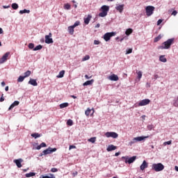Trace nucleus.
<instances>
[{
    "label": "nucleus",
    "mask_w": 178,
    "mask_h": 178,
    "mask_svg": "<svg viewBox=\"0 0 178 178\" xmlns=\"http://www.w3.org/2000/svg\"><path fill=\"white\" fill-rule=\"evenodd\" d=\"M175 42V38L168 39L167 41L163 42L162 46L160 47L161 49H169L172 44Z\"/></svg>",
    "instance_id": "nucleus-1"
},
{
    "label": "nucleus",
    "mask_w": 178,
    "mask_h": 178,
    "mask_svg": "<svg viewBox=\"0 0 178 178\" xmlns=\"http://www.w3.org/2000/svg\"><path fill=\"white\" fill-rule=\"evenodd\" d=\"M165 169V165L162 163H154L152 166V170L155 172H162Z\"/></svg>",
    "instance_id": "nucleus-2"
},
{
    "label": "nucleus",
    "mask_w": 178,
    "mask_h": 178,
    "mask_svg": "<svg viewBox=\"0 0 178 178\" xmlns=\"http://www.w3.org/2000/svg\"><path fill=\"white\" fill-rule=\"evenodd\" d=\"M101 9L102 12L99 14V17H105L108 15V12H109V6H103Z\"/></svg>",
    "instance_id": "nucleus-3"
},
{
    "label": "nucleus",
    "mask_w": 178,
    "mask_h": 178,
    "mask_svg": "<svg viewBox=\"0 0 178 178\" xmlns=\"http://www.w3.org/2000/svg\"><path fill=\"white\" fill-rule=\"evenodd\" d=\"M155 10V7L152 6H147L145 8V12H146V15L147 16L149 17V16H152V15H154V11Z\"/></svg>",
    "instance_id": "nucleus-4"
},
{
    "label": "nucleus",
    "mask_w": 178,
    "mask_h": 178,
    "mask_svg": "<svg viewBox=\"0 0 178 178\" xmlns=\"http://www.w3.org/2000/svg\"><path fill=\"white\" fill-rule=\"evenodd\" d=\"M56 151V148H52V147H49L44 150L40 155L39 156H42L44 155H48L49 154H52V152H55Z\"/></svg>",
    "instance_id": "nucleus-5"
},
{
    "label": "nucleus",
    "mask_w": 178,
    "mask_h": 178,
    "mask_svg": "<svg viewBox=\"0 0 178 178\" xmlns=\"http://www.w3.org/2000/svg\"><path fill=\"white\" fill-rule=\"evenodd\" d=\"M116 35V33L115 32H109L106 33L104 35V40H106V42L109 41L112 37H115Z\"/></svg>",
    "instance_id": "nucleus-6"
},
{
    "label": "nucleus",
    "mask_w": 178,
    "mask_h": 178,
    "mask_svg": "<svg viewBox=\"0 0 178 178\" xmlns=\"http://www.w3.org/2000/svg\"><path fill=\"white\" fill-rule=\"evenodd\" d=\"M149 136H138L136 138H134L133 141H131L129 143L130 145H133L134 143H137V141H143V140H145V138H148Z\"/></svg>",
    "instance_id": "nucleus-7"
},
{
    "label": "nucleus",
    "mask_w": 178,
    "mask_h": 178,
    "mask_svg": "<svg viewBox=\"0 0 178 178\" xmlns=\"http://www.w3.org/2000/svg\"><path fill=\"white\" fill-rule=\"evenodd\" d=\"M106 137L107 138H118L119 137V134H118L116 132H106L105 134Z\"/></svg>",
    "instance_id": "nucleus-8"
},
{
    "label": "nucleus",
    "mask_w": 178,
    "mask_h": 178,
    "mask_svg": "<svg viewBox=\"0 0 178 178\" xmlns=\"http://www.w3.org/2000/svg\"><path fill=\"white\" fill-rule=\"evenodd\" d=\"M137 159V156H134L129 159H127V157L125 156H122V159H125V163H133V162H134V161H136V159Z\"/></svg>",
    "instance_id": "nucleus-9"
},
{
    "label": "nucleus",
    "mask_w": 178,
    "mask_h": 178,
    "mask_svg": "<svg viewBox=\"0 0 178 178\" xmlns=\"http://www.w3.org/2000/svg\"><path fill=\"white\" fill-rule=\"evenodd\" d=\"M52 37V33H49V35H45V42L46 44H52L54 43V40L51 38Z\"/></svg>",
    "instance_id": "nucleus-10"
},
{
    "label": "nucleus",
    "mask_w": 178,
    "mask_h": 178,
    "mask_svg": "<svg viewBox=\"0 0 178 178\" xmlns=\"http://www.w3.org/2000/svg\"><path fill=\"white\" fill-rule=\"evenodd\" d=\"M150 102L151 100L149 99H143L138 103V106H145V105H148Z\"/></svg>",
    "instance_id": "nucleus-11"
},
{
    "label": "nucleus",
    "mask_w": 178,
    "mask_h": 178,
    "mask_svg": "<svg viewBox=\"0 0 178 178\" xmlns=\"http://www.w3.org/2000/svg\"><path fill=\"white\" fill-rule=\"evenodd\" d=\"M9 55H10V52H6V53L2 56V58L0 59V63H1V64L5 63V62H6V60H8V58Z\"/></svg>",
    "instance_id": "nucleus-12"
},
{
    "label": "nucleus",
    "mask_w": 178,
    "mask_h": 178,
    "mask_svg": "<svg viewBox=\"0 0 178 178\" xmlns=\"http://www.w3.org/2000/svg\"><path fill=\"white\" fill-rule=\"evenodd\" d=\"M94 108L90 109V108H88L87 110L85 111V115L86 116H90H90H92V115H94Z\"/></svg>",
    "instance_id": "nucleus-13"
},
{
    "label": "nucleus",
    "mask_w": 178,
    "mask_h": 178,
    "mask_svg": "<svg viewBox=\"0 0 178 178\" xmlns=\"http://www.w3.org/2000/svg\"><path fill=\"white\" fill-rule=\"evenodd\" d=\"M108 79L111 81H118V80H119V76L115 74H113L111 76H108Z\"/></svg>",
    "instance_id": "nucleus-14"
},
{
    "label": "nucleus",
    "mask_w": 178,
    "mask_h": 178,
    "mask_svg": "<svg viewBox=\"0 0 178 178\" xmlns=\"http://www.w3.org/2000/svg\"><path fill=\"white\" fill-rule=\"evenodd\" d=\"M22 162H23L22 159L14 160V163H15L17 168H22Z\"/></svg>",
    "instance_id": "nucleus-15"
},
{
    "label": "nucleus",
    "mask_w": 178,
    "mask_h": 178,
    "mask_svg": "<svg viewBox=\"0 0 178 178\" xmlns=\"http://www.w3.org/2000/svg\"><path fill=\"white\" fill-rule=\"evenodd\" d=\"M147 168H148V163L145 160V161H143V163L140 166V170H144L147 169Z\"/></svg>",
    "instance_id": "nucleus-16"
},
{
    "label": "nucleus",
    "mask_w": 178,
    "mask_h": 178,
    "mask_svg": "<svg viewBox=\"0 0 178 178\" xmlns=\"http://www.w3.org/2000/svg\"><path fill=\"white\" fill-rule=\"evenodd\" d=\"M116 10L120 12V13H122L123 12V9H124V4H121L119 6H117L115 7Z\"/></svg>",
    "instance_id": "nucleus-17"
},
{
    "label": "nucleus",
    "mask_w": 178,
    "mask_h": 178,
    "mask_svg": "<svg viewBox=\"0 0 178 178\" xmlns=\"http://www.w3.org/2000/svg\"><path fill=\"white\" fill-rule=\"evenodd\" d=\"M118 148V147L113 145H110L108 146L106 151H108V152H111V151H115V149H116Z\"/></svg>",
    "instance_id": "nucleus-18"
},
{
    "label": "nucleus",
    "mask_w": 178,
    "mask_h": 178,
    "mask_svg": "<svg viewBox=\"0 0 178 178\" xmlns=\"http://www.w3.org/2000/svg\"><path fill=\"white\" fill-rule=\"evenodd\" d=\"M29 84H31V86H33L34 87L38 86V83H37V81L35 79H31L29 81Z\"/></svg>",
    "instance_id": "nucleus-19"
},
{
    "label": "nucleus",
    "mask_w": 178,
    "mask_h": 178,
    "mask_svg": "<svg viewBox=\"0 0 178 178\" xmlns=\"http://www.w3.org/2000/svg\"><path fill=\"white\" fill-rule=\"evenodd\" d=\"M20 102L19 101H15L9 107L8 111H10V109H13L14 106H17Z\"/></svg>",
    "instance_id": "nucleus-20"
},
{
    "label": "nucleus",
    "mask_w": 178,
    "mask_h": 178,
    "mask_svg": "<svg viewBox=\"0 0 178 178\" xmlns=\"http://www.w3.org/2000/svg\"><path fill=\"white\" fill-rule=\"evenodd\" d=\"M91 15H88L86 18H84V23L85 24H88L90 23V20H91Z\"/></svg>",
    "instance_id": "nucleus-21"
},
{
    "label": "nucleus",
    "mask_w": 178,
    "mask_h": 178,
    "mask_svg": "<svg viewBox=\"0 0 178 178\" xmlns=\"http://www.w3.org/2000/svg\"><path fill=\"white\" fill-rule=\"evenodd\" d=\"M68 31L71 35H73V34H74V27L73 26H69Z\"/></svg>",
    "instance_id": "nucleus-22"
},
{
    "label": "nucleus",
    "mask_w": 178,
    "mask_h": 178,
    "mask_svg": "<svg viewBox=\"0 0 178 178\" xmlns=\"http://www.w3.org/2000/svg\"><path fill=\"white\" fill-rule=\"evenodd\" d=\"M92 83H94V79H91L90 81H87L85 83H83V86H91L92 85Z\"/></svg>",
    "instance_id": "nucleus-23"
},
{
    "label": "nucleus",
    "mask_w": 178,
    "mask_h": 178,
    "mask_svg": "<svg viewBox=\"0 0 178 178\" xmlns=\"http://www.w3.org/2000/svg\"><path fill=\"white\" fill-rule=\"evenodd\" d=\"M65 76V70H62L59 72V74L57 76L58 79H62Z\"/></svg>",
    "instance_id": "nucleus-24"
},
{
    "label": "nucleus",
    "mask_w": 178,
    "mask_h": 178,
    "mask_svg": "<svg viewBox=\"0 0 178 178\" xmlns=\"http://www.w3.org/2000/svg\"><path fill=\"white\" fill-rule=\"evenodd\" d=\"M159 60L161 62H163V63H165V62L168 61V60L166 59V58H165V56H161L159 58Z\"/></svg>",
    "instance_id": "nucleus-25"
},
{
    "label": "nucleus",
    "mask_w": 178,
    "mask_h": 178,
    "mask_svg": "<svg viewBox=\"0 0 178 178\" xmlns=\"http://www.w3.org/2000/svg\"><path fill=\"white\" fill-rule=\"evenodd\" d=\"M69 105V103H63L60 104V109H63V108H67V106Z\"/></svg>",
    "instance_id": "nucleus-26"
},
{
    "label": "nucleus",
    "mask_w": 178,
    "mask_h": 178,
    "mask_svg": "<svg viewBox=\"0 0 178 178\" xmlns=\"http://www.w3.org/2000/svg\"><path fill=\"white\" fill-rule=\"evenodd\" d=\"M132 33H133V30L131 29H128L125 31L126 35H130V34H131Z\"/></svg>",
    "instance_id": "nucleus-27"
},
{
    "label": "nucleus",
    "mask_w": 178,
    "mask_h": 178,
    "mask_svg": "<svg viewBox=\"0 0 178 178\" xmlns=\"http://www.w3.org/2000/svg\"><path fill=\"white\" fill-rule=\"evenodd\" d=\"M25 176L26 177H33V176H35V172L26 173Z\"/></svg>",
    "instance_id": "nucleus-28"
},
{
    "label": "nucleus",
    "mask_w": 178,
    "mask_h": 178,
    "mask_svg": "<svg viewBox=\"0 0 178 178\" xmlns=\"http://www.w3.org/2000/svg\"><path fill=\"white\" fill-rule=\"evenodd\" d=\"M11 7L13 8V9H14L15 10H16L17 9H19V5H17V3H13L11 6Z\"/></svg>",
    "instance_id": "nucleus-29"
},
{
    "label": "nucleus",
    "mask_w": 178,
    "mask_h": 178,
    "mask_svg": "<svg viewBox=\"0 0 178 178\" xmlns=\"http://www.w3.org/2000/svg\"><path fill=\"white\" fill-rule=\"evenodd\" d=\"M88 141H89V143H92V144H94V143L97 141V138L96 137L90 138V139L88 140Z\"/></svg>",
    "instance_id": "nucleus-30"
},
{
    "label": "nucleus",
    "mask_w": 178,
    "mask_h": 178,
    "mask_svg": "<svg viewBox=\"0 0 178 178\" xmlns=\"http://www.w3.org/2000/svg\"><path fill=\"white\" fill-rule=\"evenodd\" d=\"M31 137H33V138H38V137H41V134L37 133L32 134Z\"/></svg>",
    "instance_id": "nucleus-31"
},
{
    "label": "nucleus",
    "mask_w": 178,
    "mask_h": 178,
    "mask_svg": "<svg viewBox=\"0 0 178 178\" xmlns=\"http://www.w3.org/2000/svg\"><path fill=\"white\" fill-rule=\"evenodd\" d=\"M162 38V35H159L157 37H156L154 40V42H158V41L161 40Z\"/></svg>",
    "instance_id": "nucleus-32"
},
{
    "label": "nucleus",
    "mask_w": 178,
    "mask_h": 178,
    "mask_svg": "<svg viewBox=\"0 0 178 178\" xmlns=\"http://www.w3.org/2000/svg\"><path fill=\"white\" fill-rule=\"evenodd\" d=\"M20 15H23V13H30V10H19Z\"/></svg>",
    "instance_id": "nucleus-33"
},
{
    "label": "nucleus",
    "mask_w": 178,
    "mask_h": 178,
    "mask_svg": "<svg viewBox=\"0 0 178 178\" xmlns=\"http://www.w3.org/2000/svg\"><path fill=\"white\" fill-rule=\"evenodd\" d=\"M40 49H42V45L39 44L36 46L34 49L33 51H40Z\"/></svg>",
    "instance_id": "nucleus-34"
},
{
    "label": "nucleus",
    "mask_w": 178,
    "mask_h": 178,
    "mask_svg": "<svg viewBox=\"0 0 178 178\" xmlns=\"http://www.w3.org/2000/svg\"><path fill=\"white\" fill-rule=\"evenodd\" d=\"M70 8H71L70 4L69 3L64 4V9H65L66 10H70Z\"/></svg>",
    "instance_id": "nucleus-35"
},
{
    "label": "nucleus",
    "mask_w": 178,
    "mask_h": 178,
    "mask_svg": "<svg viewBox=\"0 0 178 178\" xmlns=\"http://www.w3.org/2000/svg\"><path fill=\"white\" fill-rule=\"evenodd\" d=\"M24 79H26L24 76H19V78L17 79L18 83H22V81H24Z\"/></svg>",
    "instance_id": "nucleus-36"
},
{
    "label": "nucleus",
    "mask_w": 178,
    "mask_h": 178,
    "mask_svg": "<svg viewBox=\"0 0 178 178\" xmlns=\"http://www.w3.org/2000/svg\"><path fill=\"white\" fill-rule=\"evenodd\" d=\"M31 74V71L28 70L24 73V78L26 79V77H29L30 75Z\"/></svg>",
    "instance_id": "nucleus-37"
},
{
    "label": "nucleus",
    "mask_w": 178,
    "mask_h": 178,
    "mask_svg": "<svg viewBox=\"0 0 178 178\" xmlns=\"http://www.w3.org/2000/svg\"><path fill=\"white\" fill-rule=\"evenodd\" d=\"M42 178H56L54 174H49V176H43Z\"/></svg>",
    "instance_id": "nucleus-38"
},
{
    "label": "nucleus",
    "mask_w": 178,
    "mask_h": 178,
    "mask_svg": "<svg viewBox=\"0 0 178 178\" xmlns=\"http://www.w3.org/2000/svg\"><path fill=\"white\" fill-rule=\"evenodd\" d=\"M67 126H73V120H72L71 119L68 120L67 121Z\"/></svg>",
    "instance_id": "nucleus-39"
},
{
    "label": "nucleus",
    "mask_w": 178,
    "mask_h": 178,
    "mask_svg": "<svg viewBox=\"0 0 178 178\" xmlns=\"http://www.w3.org/2000/svg\"><path fill=\"white\" fill-rule=\"evenodd\" d=\"M89 59L90 56L88 55H86L82 58V62H86V60H88Z\"/></svg>",
    "instance_id": "nucleus-40"
},
{
    "label": "nucleus",
    "mask_w": 178,
    "mask_h": 178,
    "mask_svg": "<svg viewBox=\"0 0 178 178\" xmlns=\"http://www.w3.org/2000/svg\"><path fill=\"white\" fill-rule=\"evenodd\" d=\"M136 73L138 74V79H139V80H140L141 79V77H143V72L141 71H139Z\"/></svg>",
    "instance_id": "nucleus-41"
},
{
    "label": "nucleus",
    "mask_w": 178,
    "mask_h": 178,
    "mask_svg": "<svg viewBox=\"0 0 178 178\" xmlns=\"http://www.w3.org/2000/svg\"><path fill=\"white\" fill-rule=\"evenodd\" d=\"M28 47L29 49H34V43H29Z\"/></svg>",
    "instance_id": "nucleus-42"
},
{
    "label": "nucleus",
    "mask_w": 178,
    "mask_h": 178,
    "mask_svg": "<svg viewBox=\"0 0 178 178\" xmlns=\"http://www.w3.org/2000/svg\"><path fill=\"white\" fill-rule=\"evenodd\" d=\"M52 173H56L58 172V168H52L50 170Z\"/></svg>",
    "instance_id": "nucleus-43"
},
{
    "label": "nucleus",
    "mask_w": 178,
    "mask_h": 178,
    "mask_svg": "<svg viewBox=\"0 0 178 178\" xmlns=\"http://www.w3.org/2000/svg\"><path fill=\"white\" fill-rule=\"evenodd\" d=\"M77 26H80V22L79 21H76L72 26L75 29V27H77Z\"/></svg>",
    "instance_id": "nucleus-44"
},
{
    "label": "nucleus",
    "mask_w": 178,
    "mask_h": 178,
    "mask_svg": "<svg viewBox=\"0 0 178 178\" xmlns=\"http://www.w3.org/2000/svg\"><path fill=\"white\" fill-rule=\"evenodd\" d=\"M173 105L174 106H176V107L178 106V97L177 98V99L175 100Z\"/></svg>",
    "instance_id": "nucleus-45"
},
{
    "label": "nucleus",
    "mask_w": 178,
    "mask_h": 178,
    "mask_svg": "<svg viewBox=\"0 0 178 178\" xmlns=\"http://www.w3.org/2000/svg\"><path fill=\"white\" fill-rule=\"evenodd\" d=\"M170 144H172V140L163 143V145H170Z\"/></svg>",
    "instance_id": "nucleus-46"
},
{
    "label": "nucleus",
    "mask_w": 178,
    "mask_h": 178,
    "mask_svg": "<svg viewBox=\"0 0 178 178\" xmlns=\"http://www.w3.org/2000/svg\"><path fill=\"white\" fill-rule=\"evenodd\" d=\"M152 129H154V125H152V124L147 125L148 130L151 131V130H152Z\"/></svg>",
    "instance_id": "nucleus-47"
},
{
    "label": "nucleus",
    "mask_w": 178,
    "mask_h": 178,
    "mask_svg": "<svg viewBox=\"0 0 178 178\" xmlns=\"http://www.w3.org/2000/svg\"><path fill=\"white\" fill-rule=\"evenodd\" d=\"M133 52V49H129L127 50L126 55H128L129 54H131Z\"/></svg>",
    "instance_id": "nucleus-48"
},
{
    "label": "nucleus",
    "mask_w": 178,
    "mask_h": 178,
    "mask_svg": "<svg viewBox=\"0 0 178 178\" xmlns=\"http://www.w3.org/2000/svg\"><path fill=\"white\" fill-rule=\"evenodd\" d=\"M40 147H41L42 148H44V147H47V144H46L45 143H42L40 144Z\"/></svg>",
    "instance_id": "nucleus-49"
},
{
    "label": "nucleus",
    "mask_w": 178,
    "mask_h": 178,
    "mask_svg": "<svg viewBox=\"0 0 178 178\" xmlns=\"http://www.w3.org/2000/svg\"><path fill=\"white\" fill-rule=\"evenodd\" d=\"M5 101V97H3V94H2L1 97L0 98V102H3Z\"/></svg>",
    "instance_id": "nucleus-50"
},
{
    "label": "nucleus",
    "mask_w": 178,
    "mask_h": 178,
    "mask_svg": "<svg viewBox=\"0 0 178 178\" xmlns=\"http://www.w3.org/2000/svg\"><path fill=\"white\" fill-rule=\"evenodd\" d=\"M163 22V19H159L157 22V26H159Z\"/></svg>",
    "instance_id": "nucleus-51"
},
{
    "label": "nucleus",
    "mask_w": 178,
    "mask_h": 178,
    "mask_svg": "<svg viewBox=\"0 0 178 178\" xmlns=\"http://www.w3.org/2000/svg\"><path fill=\"white\" fill-rule=\"evenodd\" d=\"M95 45H99V40H94Z\"/></svg>",
    "instance_id": "nucleus-52"
},
{
    "label": "nucleus",
    "mask_w": 178,
    "mask_h": 178,
    "mask_svg": "<svg viewBox=\"0 0 178 178\" xmlns=\"http://www.w3.org/2000/svg\"><path fill=\"white\" fill-rule=\"evenodd\" d=\"M172 16H176V15H177V10H174L172 14Z\"/></svg>",
    "instance_id": "nucleus-53"
},
{
    "label": "nucleus",
    "mask_w": 178,
    "mask_h": 178,
    "mask_svg": "<svg viewBox=\"0 0 178 178\" xmlns=\"http://www.w3.org/2000/svg\"><path fill=\"white\" fill-rule=\"evenodd\" d=\"M74 148H76L75 145H70L69 149H73Z\"/></svg>",
    "instance_id": "nucleus-54"
},
{
    "label": "nucleus",
    "mask_w": 178,
    "mask_h": 178,
    "mask_svg": "<svg viewBox=\"0 0 178 178\" xmlns=\"http://www.w3.org/2000/svg\"><path fill=\"white\" fill-rule=\"evenodd\" d=\"M154 80H156V79H159V76L158 74H155V75L154 76Z\"/></svg>",
    "instance_id": "nucleus-55"
},
{
    "label": "nucleus",
    "mask_w": 178,
    "mask_h": 178,
    "mask_svg": "<svg viewBox=\"0 0 178 178\" xmlns=\"http://www.w3.org/2000/svg\"><path fill=\"white\" fill-rule=\"evenodd\" d=\"M92 76H88V75H85V79H86L87 80H88V79H91Z\"/></svg>",
    "instance_id": "nucleus-56"
},
{
    "label": "nucleus",
    "mask_w": 178,
    "mask_h": 178,
    "mask_svg": "<svg viewBox=\"0 0 178 178\" xmlns=\"http://www.w3.org/2000/svg\"><path fill=\"white\" fill-rule=\"evenodd\" d=\"M100 26H101V24H97L95 26V29H99Z\"/></svg>",
    "instance_id": "nucleus-57"
},
{
    "label": "nucleus",
    "mask_w": 178,
    "mask_h": 178,
    "mask_svg": "<svg viewBox=\"0 0 178 178\" xmlns=\"http://www.w3.org/2000/svg\"><path fill=\"white\" fill-rule=\"evenodd\" d=\"M1 86L2 87H5V86H6V83H5L4 81L1 82Z\"/></svg>",
    "instance_id": "nucleus-58"
},
{
    "label": "nucleus",
    "mask_w": 178,
    "mask_h": 178,
    "mask_svg": "<svg viewBox=\"0 0 178 178\" xmlns=\"http://www.w3.org/2000/svg\"><path fill=\"white\" fill-rule=\"evenodd\" d=\"M119 155H120V152H116L115 154V156H119Z\"/></svg>",
    "instance_id": "nucleus-59"
},
{
    "label": "nucleus",
    "mask_w": 178,
    "mask_h": 178,
    "mask_svg": "<svg viewBox=\"0 0 178 178\" xmlns=\"http://www.w3.org/2000/svg\"><path fill=\"white\" fill-rule=\"evenodd\" d=\"M41 145H40L36 147V149H41Z\"/></svg>",
    "instance_id": "nucleus-60"
},
{
    "label": "nucleus",
    "mask_w": 178,
    "mask_h": 178,
    "mask_svg": "<svg viewBox=\"0 0 178 178\" xmlns=\"http://www.w3.org/2000/svg\"><path fill=\"white\" fill-rule=\"evenodd\" d=\"M5 90H6V91H9V86H6V87L5 88Z\"/></svg>",
    "instance_id": "nucleus-61"
},
{
    "label": "nucleus",
    "mask_w": 178,
    "mask_h": 178,
    "mask_svg": "<svg viewBox=\"0 0 178 178\" xmlns=\"http://www.w3.org/2000/svg\"><path fill=\"white\" fill-rule=\"evenodd\" d=\"M71 98H73L74 99H76V98H77V97H76L74 95H71Z\"/></svg>",
    "instance_id": "nucleus-62"
},
{
    "label": "nucleus",
    "mask_w": 178,
    "mask_h": 178,
    "mask_svg": "<svg viewBox=\"0 0 178 178\" xmlns=\"http://www.w3.org/2000/svg\"><path fill=\"white\" fill-rule=\"evenodd\" d=\"M146 87H147V88H148V87H151V85H150L149 83H146Z\"/></svg>",
    "instance_id": "nucleus-63"
},
{
    "label": "nucleus",
    "mask_w": 178,
    "mask_h": 178,
    "mask_svg": "<svg viewBox=\"0 0 178 178\" xmlns=\"http://www.w3.org/2000/svg\"><path fill=\"white\" fill-rule=\"evenodd\" d=\"M175 170H176L177 172H178V167H177V166H175Z\"/></svg>",
    "instance_id": "nucleus-64"
}]
</instances>
